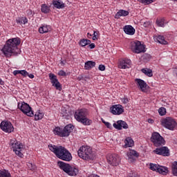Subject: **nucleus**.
Returning a JSON list of instances; mask_svg holds the SVG:
<instances>
[{"label": "nucleus", "mask_w": 177, "mask_h": 177, "mask_svg": "<svg viewBox=\"0 0 177 177\" xmlns=\"http://www.w3.org/2000/svg\"><path fill=\"white\" fill-rule=\"evenodd\" d=\"M48 77L53 86H55L57 91H62V84H60V82H59V80H57V76H56L53 73H49Z\"/></svg>", "instance_id": "ddd939ff"}, {"label": "nucleus", "mask_w": 177, "mask_h": 177, "mask_svg": "<svg viewBox=\"0 0 177 177\" xmlns=\"http://www.w3.org/2000/svg\"><path fill=\"white\" fill-rule=\"evenodd\" d=\"M20 38L15 37L9 39L3 48L2 52L6 57H10L11 56H17L20 53V48H17L20 45Z\"/></svg>", "instance_id": "f257e3e1"}, {"label": "nucleus", "mask_w": 177, "mask_h": 177, "mask_svg": "<svg viewBox=\"0 0 177 177\" xmlns=\"http://www.w3.org/2000/svg\"><path fill=\"white\" fill-rule=\"evenodd\" d=\"M58 75H60L61 77H66V75H67V74L64 72V71L61 70L59 71Z\"/></svg>", "instance_id": "79ce46f5"}, {"label": "nucleus", "mask_w": 177, "mask_h": 177, "mask_svg": "<svg viewBox=\"0 0 177 177\" xmlns=\"http://www.w3.org/2000/svg\"><path fill=\"white\" fill-rule=\"evenodd\" d=\"M78 122H81L83 125L89 126L91 125V124H92V120L85 116L84 118L79 120Z\"/></svg>", "instance_id": "393cba45"}, {"label": "nucleus", "mask_w": 177, "mask_h": 177, "mask_svg": "<svg viewBox=\"0 0 177 177\" xmlns=\"http://www.w3.org/2000/svg\"><path fill=\"white\" fill-rule=\"evenodd\" d=\"M162 125L167 128V129H169V131H174L175 128L177 127L176 122L171 118H166L162 120Z\"/></svg>", "instance_id": "1a4fd4ad"}, {"label": "nucleus", "mask_w": 177, "mask_h": 177, "mask_svg": "<svg viewBox=\"0 0 177 177\" xmlns=\"http://www.w3.org/2000/svg\"><path fill=\"white\" fill-rule=\"evenodd\" d=\"M158 172L159 174H162V175H167L168 174V168L162 166H159Z\"/></svg>", "instance_id": "cd10ccee"}, {"label": "nucleus", "mask_w": 177, "mask_h": 177, "mask_svg": "<svg viewBox=\"0 0 177 177\" xmlns=\"http://www.w3.org/2000/svg\"><path fill=\"white\" fill-rule=\"evenodd\" d=\"M123 30L125 34H127L128 35H133V34H135V28L131 25L125 26Z\"/></svg>", "instance_id": "aec40b11"}, {"label": "nucleus", "mask_w": 177, "mask_h": 177, "mask_svg": "<svg viewBox=\"0 0 177 177\" xmlns=\"http://www.w3.org/2000/svg\"><path fill=\"white\" fill-rule=\"evenodd\" d=\"M10 145L11 146L13 151H15V154L18 156V157H21V158H22L24 156L21 153V150H23L24 147L23 144H20L16 139H13L10 140Z\"/></svg>", "instance_id": "423d86ee"}, {"label": "nucleus", "mask_w": 177, "mask_h": 177, "mask_svg": "<svg viewBox=\"0 0 177 177\" xmlns=\"http://www.w3.org/2000/svg\"><path fill=\"white\" fill-rule=\"evenodd\" d=\"M19 71H14L12 74H14V75H17V74H19Z\"/></svg>", "instance_id": "864d4df0"}, {"label": "nucleus", "mask_w": 177, "mask_h": 177, "mask_svg": "<svg viewBox=\"0 0 177 177\" xmlns=\"http://www.w3.org/2000/svg\"><path fill=\"white\" fill-rule=\"evenodd\" d=\"M153 153L155 154H158V156H163V157H169V149L167 147H161L159 148H156L153 150Z\"/></svg>", "instance_id": "4468645a"}, {"label": "nucleus", "mask_w": 177, "mask_h": 177, "mask_svg": "<svg viewBox=\"0 0 177 177\" xmlns=\"http://www.w3.org/2000/svg\"><path fill=\"white\" fill-rule=\"evenodd\" d=\"M41 10L43 13H49L50 11V8H49V6H47L46 4H43Z\"/></svg>", "instance_id": "f704fd0d"}, {"label": "nucleus", "mask_w": 177, "mask_h": 177, "mask_svg": "<svg viewBox=\"0 0 177 177\" xmlns=\"http://www.w3.org/2000/svg\"><path fill=\"white\" fill-rule=\"evenodd\" d=\"M88 115V110L83 109H79L75 113V118L77 121L82 120V118H85Z\"/></svg>", "instance_id": "dca6fc26"}, {"label": "nucleus", "mask_w": 177, "mask_h": 177, "mask_svg": "<svg viewBox=\"0 0 177 177\" xmlns=\"http://www.w3.org/2000/svg\"><path fill=\"white\" fill-rule=\"evenodd\" d=\"M53 5L54 8H56L57 9H63V8H64L65 6L64 3H63V1L57 0L53 1Z\"/></svg>", "instance_id": "412c9836"}, {"label": "nucleus", "mask_w": 177, "mask_h": 177, "mask_svg": "<svg viewBox=\"0 0 177 177\" xmlns=\"http://www.w3.org/2000/svg\"><path fill=\"white\" fill-rule=\"evenodd\" d=\"M129 15V12L127 10H120L115 15V19H120L122 16L125 17Z\"/></svg>", "instance_id": "b1692460"}, {"label": "nucleus", "mask_w": 177, "mask_h": 177, "mask_svg": "<svg viewBox=\"0 0 177 177\" xmlns=\"http://www.w3.org/2000/svg\"><path fill=\"white\" fill-rule=\"evenodd\" d=\"M160 168V165L150 163L149 165V169H151V171H156V172H158V169Z\"/></svg>", "instance_id": "473e14b6"}, {"label": "nucleus", "mask_w": 177, "mask_h": 177, "mask_svg": "<svg viewBox=\"0 0 177 177\" xmlns=\"http://www.w3.org/2000/svg\"><path fill=\"white\" fill-rule=\"evenodd\" d=\"M96 66V62L93 61H87L84 64V70H91Z\"/></svg>", "instance_id": "5701e85b"}, {"label": "nucleus", "mask_w": 177, "mask_h": 177, "mask_svg": "<svg viewBox=\"0 0 177 177\" xmlns=\"http://www.w3.org/2000/svg\"><path fill=\"white\" fill-rule=\"evenodd\" d=\"M113 128L115 129H118V131H121L122 128L124 129H128V124H127L123 120H118L116 123H113Z\"/></svg>", "instance_id": "f3484780"}, {"label": "nucleus", "mask_w": 177, "mask_h": 177, "mask_svg": "<svg viewBox=\"0 0 177 177\" xmlns=\"http://www.w3.org/2000/svg\"><path fill=\"white\" fill-rule=\"evenodd\" d=\"M102 122L106 125V127H107L110 129H111V128H113V127L111 126V124H110V122H104V121H102Z\"/></svg>", "instance_id": "c03bdc74"}, {"label": "nucleus", "mask_w": 177, "mask_h": 177, "mask_svg": "<svg viewBox=\"0 0 177 177\" xmlns=\"http://www.w3.org/2000/svg\"><path fill=\"white\" fill-rule=\"evenodd\" d=\"M158 113L160 115H165V114H167V109L164 107H160L158 109Z\"/></svg>", "instance_id": "e433bc0d"}, {"label": "nucleus", "mask_w": 177, "mask_h": 177, "mask_svg": "<svg viewBox=\"0 0 177 177\" xmlns=\"http://www.w3.org/2000/svg\"><path fill=\"white\" fill-rule=\"evenodd\" d=\"M28 168L30 170V171H35L37 169V166H35V165L31 163V162H28Z\"/></svg>", "instance_id": "4c0bfd02"}, {"label": "nucleus", "mask_w": 177, "mask_h": 177, "mask_svg": "<svg viewBox=\"0 0 177 177\" xmlns=\"http://www.w3.org/2000/svg\"><path fill=\"white\" fill-rule=\"evenodd\" d=\"M129 177H140V176L136 174L135 173H133L132 174H129Z\"/></svg>", "instance_id": "8fccbe9b"}, {"label": "nucleus", "mask_w": 177, "mask_h": 177, "mask_svg": "<svg viewBox=\"0 0 177 177\" xmlns=\"http://www.w3.org/2000/svg\"><path fill=\"white\" fill-rule=\"evenodd\" d=\"M19 74L24 77H27V75H28V73L26 70L19 71Z\"/></svg>", "instance_id": "a19ab883"}, {"label": "nucleus", "mask_w": 177, "mask_h": 177, "mask_svg": "<svg viewBox=\"0 0 177 177\" xmlns=\"http://www.w3.org/2000/svg\"><path fill=\"white\" fill-rule=\"evenodd\" d=\"M156 24L158 27H164V19H157Z\"/></svg>", "instance_id": "58836bf2"}, {"label": "nucleus", "mask_w": 177, "mask_h": 177, "mask_svg": "<svg viewBox=\"0 0 177 177\" xmlns=\"http://www.w3.org/2000/svg\"><path fill=\"white\" fill-rule=\"evenodd\" d=\"M77 154L80 158H82V160H95V153H93L91 147H81L77 151Z\"/></svg>", "instance_id": "7ed1b4c3"}, {"label": "nucleus", "mask_w": 177, "mask_h": 177, "mask_svg": "<svg viewBox=\"0 0 177 177\" xmlns=\"http://www.w3.org/2000/svg\"><path fill=\"white\" fill-rule=\"evenodd\" d=\"M131 59H123L120 62L119 68H129L131 67Z\"/></svg>", "instance_id": "6ab92c4d"}, {"label": "nucleus", "mask_w": 177, "mask_h": 177, "mask_svg": "<svg viewBox=\"0 0 177 177\" xmlns=\"http://www.w3.org/2000/svg\"><path fill=\"white\" fill-rule=\"evenodd\" d=\"M107 160L109 164L113 165V167H117V165H119L120 162H121V158H120V156L115 153L108 155Z\"/></svg>", "instance_id": "9b49d317"}, {"label": "nucleus", "mask_w": 177, "mask_h": 177, "mask_svg": "<svg viewBox=\"0 0 177 177\" xmlns=\"http://www.w3.org/2000/svg\"><path fill=\"white\" fill-rule=\"evenodd\" d=\"M61 63H62V64H63V61H62V62H61Z\"/></svg>", "instance_id": "680f3d73"}, {"label": "nucleus", "mask_w": 177, "mask_h": 177, "mask_svg": "<svg viewBox=\"0 0 177 177\" xmlns=\"http://www.w3.org/2000/svg\"><path fill=\"white\" fill-rule=\"evenodd\" d=\"M79 45H80V46H82V47L86 46V41L85 39H80L79 42Z\"/></svg>", "instance_id": "ea45409f"}, {"label": "nucleus", "mask_w": 177, "mask_h": 177, "mask_svg": "<svg viewBox=\"0 0 177 177\" xmlns=\"http://www.w3.org/2000/svg\"><path fill=\"white\" fill-rule=\"evenodd\" d=\"M3 84V82L2 81V80L0 79V85H2Z\"/></svg>", "instance_id": "bf43d9fd"}, {"label": "nucleus", "mask_w": 177, "mask_h": 177, "mask_svg": "<svg viewBox=\"0 0 177 177\" xmlns=\"http://www.w3.org/2000/svg\"><path fill=\"white\" fill-rule=\"evenodd\" d=\"M124 147L127 148V147H132V146H133V140H132V138L128 137L125 139L124 140Z\"/></svg>", "instance_id": "a878e982"}, {"label": "nucleus", "mask_w": 177, "mask_h": 177, "mask_svg": "<svg viewBox=\"0 0 177 177\" xmlns=\"http://www.w3.org/2000/svg\"><path fill=\"white\" fill-rule=\"evenodd\" d=\"M57 165L59 167L60 169H62L66 174L70 175V176H77L80 170L75 167H71L69 164L64 162L58 161Z\"/></svg>", "instance_id": "20e7f679"}, {"label": "nucleus", "mask_w": 177, "mask_h": 177, "mask_svg": "<svg viewBox=\"0 0 177 177\" xmlns=\"http://www.w3.org/2000/svg\"><path fill=\"white\" fill-rule=\"evenodd\" d=\"M96 39H97V32L94 31L93 32V40L96 41Z\"/></svg>", "instance_id": "de8ad7c7"}, {"label": "nucleus", "mask_w": 177, "mask_h": 177, "mask_svg": "<svg viewBox=\"0 0 177 177\" xmlns=\"http://www.w3.org/2000/svg\"><path fill=\"white\" fill-rule=\"evenodd\" d=\"M98 70L100 71H104L106 70V66H104L103 64H100L99 65Z\"/></svg>", "instance_id": "37998d69"}, {"label": "nucleus", "mask_w": 177, "mask_h": 177, "mask_svg": "<svg viewBox=\"0 0 177 177\" xmlns=\"http://www.w3.org/2000/svg\"><path fill=\"white\" fill-rule=\"evenodd\" d=\"M172 174L174 176H177V162H174L171 166Z\"/></svg>", "instance_id": "2f4dec72"}, {"label": "nucleus", "mask_w": 177, "mask_h": 177, "mask_svg": "<svg viewBox=\"0 0 177 177\" xmlns=\"http://www.w3.org/2000/svg\"><path fill=\"white\" fill-rule=\"evenodd\" d=\"M87 37L88 38H91V37H92V35H91L90 33H87Z\"/></svg>", "instance_id": "13d9d810"}, {"label": "nucleus", "mask_w": 177, "mask_h": 177, "mask_svg": "<svg viewBox=\"0 0 177 177\" xmlns=\"http://www.w3.org/2000/svg\"><path fill=\"white\" fill-rule=\"evenodd\" d=\"M44 118V113L41 112H37L35 115V121H39V120H42Z\"/></svg>", "instance_id": "72a5a7b5"}, {"label": "nucleus", "mask_w": 177, "mask_h": 177, "mask_svg": "<svg viewBox=\"0 0 177 177\" xmlns=\"http://www.w3.org/2000/svg\"><path fill=\"white\" fill-rule=\"evenodd\" d=\"M142 73L147 75L148 77H153V71L149 68H142L141 70Z\"/></svg>", "instance_id": "c756f323"}, {"label": "nucleus", "mask_w": 177, "mask_h": 177, "mask_svg": "<svg viewBox=\"0 0 177 177\" xmlns=\"http://www.w3.org/2000/svg\"><path fill=\"white\" fill-rule=\"evenodd\" d=\"M154 40L158 42V44H161L162 45H167V44H168V41L165 40L164 36H156L154 37Z\"/></svg>", "instance_id": "4be33fe9"}, {"label": "nucleus", "mask_w": 177, "mask_h": 177, "mask_svg": "<svg viewBox=\"0 0 177 177\" xmlns=\"http://www.w3.org/2000/svg\"><path fill=\"white\" fill-rule=\"evenodd\" d=\"M149 124H153L154 122V120L153 119H148Z\"/></svg>", "instance_id": "5fc2aeb1"}, {"label": "nucleus", "mask_w": 177, "mask_h": 177, "mask_svg": "<svg viewBox=\"0 0 177 177\" xmlns=\"http://www.w3.org/2000/svg\"><path fill=\"white\" fill-rule=\"evenodd\" d=\"M130 156H134V157H138L139 156V154L138 153V152L136 151H131L130 152Z\"/></svg>", "instance_id": "a18cd8bd"}, {"label": "nucleus", "mask_w": 177, "mask_h": 177, "mask_svg": "<svg viewBox=\"0 0 177 177\" xmlns=\"http://www.w3.org/2000/svg\"><path fill=\"white\" fill-rule=\"evenodd\" d=\"M0 177H12V176L8 170H0Z\"/></svg>", "instance_id": "7c9ffc66"}, {"label": "nucleus", "mask_w": 177, "mask_h": 177, "mask_svg": "<svg viewBox=\"0 0 177 177\" xmlns=\"http://www.w3.org/2000/svg\"><path fill=\"white\" fill-rule=\"evenodd\" d=\"M73 126L71 124L66 125L64 129L60 127H55L53 130L55 135H57L61 138H66L70 136V133L73 132Z\"/></svg>", "instance_id": "39448f33"}, {"label": "nucleus", "mask_w": 177, "mask_h": 177, "mask_svg": "<svg viewBox=\"0 0 177 177\" xmlns=\"http://www.w3.org/2000/svg\"><path fill=\"white\" fill-rule=\"evenodd\" d=\"M151 142L156 146V147H158L160 146H162V145H165V140L160 133L153 132L151 137Z\"/></svg>", "instance_id": "0eeeda50"}, {"label": "nucleus", "mask_w": 177, "mask_h": 177, "mask_svg": "<svg viewBox=\"0 0 177 177\" xmlns=\"http://www.w3.org/2000/svg\"><path fill=\"white\" fill-rule=\"evenodd\" d=\"M136 82H137V86L140 88L142 92H147V83L145 80L141 79H136Z\"/></svg>", "instance_id": "a211bd4d"}, {"label": "nucleus", "mask_w": 177, "mask_h": 177, "mask_svg": "<svg viewBox=\"0 0 177 177\" xmlns=\"http://www.w3.org/2000/svg\"><path fill=\"white\" fill-rule=\"evenodd\" d=\"M27 76L29 77V78H31V79L34 78V75H32V74H28V73Z\"/></svg>", "instance_id": "4d7b16f0"}, {"label": "nucleus", "mask_w": 177, "mask_h": 177, "mask_svg": "<svg viewBox=\"0 0 177 177\" xmlns=\"http://www.w3.org/2000/svg\"><path fill=\"white\" fill-rule=\"evenodd\" d=\"M48 32H49V26H43L39 28V32L40 34H45Z\"/></svg>", "instance_id": "c85d7f7f"}, {"label": "nucleus", "mask_w": 177, "mask_h": 177, "mask_svg": "<svg viewBox=\"0 0 177 177\" xmlns=\"http://www.w3.org/2000/svg\"><path fill=\"white\" fill-rule=\"evenodd\" d=\"M138 2L141 3H144V5H150V3H153L156 0H138Z\"/></svg>", "instance_id": "c9c22d12"}, {"label": "nucleus", "mask_w": 177, "mask_h": 177, "mask_svg": "<svg viewBox=\"0 0 177 177\" xmlns=\"http://www.w3.org/2000/svg\"><path fill=\"white\" fill-rule=\"evenodd\" d=\"M85 40H86V45H90V44H91V40L86 39H85Z\"/></svg>", "instance_id": "6e6d98bb"}, {"label": "nucleus", "mask_w": 177, "mask_h": 177, "mask_svg": "<svg viewBox=\"0 0 177 177\" xmlns=\"http://www.w3.org/2000/svg\"><path fill=\"white\" fill-rule=\"evenodd\" d=\"M17 24H27L28 23V19L26 17H21L16 19Z\"/></svg>", "instance_id": "bb28decb"}, {"label": "nucleus", "mask_w": 177, "mask_h": 177, "mask_svg": "<svg viewBox=\"0 0 177 177\" xmlns=\"http://www.w3.org/2000/svg\"><path fill=\"white\" fill-rule=\"evenodd\" d=\"M142 26H143V27H145V28L150 27V21H147L144 22Z\"/></svg>", "instance_id": "49530a36"}, {"label": "nucleus", "mask_w": 177, "mask_h": 177, "mask_svg": "<svg viewBox=\"0 0 177 177\" xmlns=\"http://www.w3.org/2000/svg\"><path fill=\"white\" fill-rule=\"evenodd\" d=\"M65 115H62V117H64ZM66 117H67V115H66Z\"/></svg>", "instance_id": "052dcab7"}, {"label": "nucleus", "mask_w": 177, "mask_h": 177, "mask_svg": "<svg viewBox=\"0 0 177 177\" xmlns=\"http://www.w3.org/2000/svg\"><path fill=\"white\" fill-rule=\"evenodd\" d=\"M0 127L2 131L6 132L7 133H11L15 130L13 124L9 121H2L0 124Z\"/></svg>", "instance_id": "f8f14e48"}, {"label": "nucleus", "mask_w": 177, "mask_h": 177, "mask_svg": "<svg viewBox=\"0 0 177 177\" xmlns=\"http://www.w3.org/2000/svg\"><path fill=\"white\" fill-rule=\"evenodd\" d=\"M95 44L92 43L89 44L88 48H90V49H95Z\"/></svg>", "instance_id": "09e8293b"}, {"label": "nucleus", "mask_w": 177, "mask_h": 177, "mask_svg": "<svg viewBox=\"0 0 177 177\" xmlns=\"http://www.w3.org/2000/svg\"><path fill=\"white\" fill-rule=\"evenodd\" d=\"M110 111L114 115H120L124 113V107L121 104L113 105L110 108Z\"/></svg>", "instance_id": "2eb2a0df"}, {"label": "nucleus", "mask_w": 177, "mask_h": 177, "mask_svg": "<svg viewBox=\"0 0 177 177\" xmlns=\"http://www.w3.org/2000/svg\"><path fill=\"white\" fill-rule=\"evenodd\" d=\"M18 109H19V110H21L24 114L28 115V117H34V112L28 104L24 102L21 103L19 102Z\"/></svg>", "instance_id": "6e6552de"}, {"label": "nucleus", "mask_w": 177, "mask_h": 177, "mask_svg": "<svg viewBox=\"0 0 177 177\" xmlns=\"http://www.w3.org/2000/svg\"><path fill=\"white\" fill-rule=\"evenodd\" d=\"M122 102L124 104H127V103L129 102L128 98H123Z\"/></svg>", "instance_id": "603ef678"}, {"label": "nucleus", "mask_w": 177, "mask_h": 177, "mask_svg": "<svg viewBox=\"0 0 177 177\" xmlns=\"http://www.w3.org/2000/svg\"><path fill=\"white\" fill-rule=\"evenodd\" d=\"M48 149L50 151H53L55 156L62 160L63 161H71L73 160V156H71V153L68 151L64 147L59 146L56 147V145H48Z\"/></svg>", "instance_id": "f03ea898"}, {"label": "nucleus", "mask_w": 177, "mask_h": 177, "mask_svg": "<svg viewBox=\"0 0 177 177\" xmlns=\"http://www.w3.org/2000/svg\"><path fill=\"white\" fill-rule=\"evenodd\" d=\"M131 50L133 53H145L146 47L139 41L131 43Z\"/></svg>", "instance_id": "9d476101"}, {"label": "nucleus", "mask_w": 177, "mask_h": 177, "mask_svg": "<svg viewBox=\"0 0 177 177\" xmlns=\"http://www.w3.org/2000/svg\"><path fill=\"white\" fill-rule=\"evenodd\" d=\"M26 13H27L28 16H31L32 15V11L31 10H28L26 11Z\"/></svg>", "instance_id": "3c124183"}]
</instances>
